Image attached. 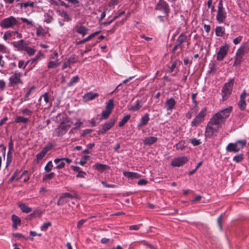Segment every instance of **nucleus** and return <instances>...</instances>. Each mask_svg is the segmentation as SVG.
Here are the masks:
<instances>
[{
  "label": "nucleus",
  "mask_w": 249,
  "mask_h": 249,
  "mask_svg": "<svg viewBox=\"0 0 249 249\" xmlns=\"http://www.w3.org/2000/svg\"><path fill=\"white\" fill-rule=\"evenodd\" d=\"M222 125L212 118L208 122L205 128V136L206 138H211L216 135Z\"/></svg>",
  "instance_id": "nucleus-1"
},
{
  "label": "nucleus",
  "mask_w": 249,
  "mask_h": 249,
  "mask_svg": "<svg viewBox=\"0 0 249 249\" xmlns=\"http://www.w3.org/2000/svg\"><path fill=\"white\" fill-rule=\"evenodd\" d=\"M249 51V45L245 42L237 49L235 55V60L233 63V66L239 65L244 59V56Z\"/></svg>",
  "instance_id": "nucleus-2"
},
{
  "label": "nucleus",
  "mask_w": 249,
  "mask_h": 249,
  "mask_svg": "<svg viewBox=\"0 0 249 249\" xmlns=\"http://www.w3.org/2000/svg\"><path fill=\"white\" fill-rule=\"evenodd\" d=\"M26 75V73L23 74L22 72L18 71H15L12 72V75L9 78L8 86L10 87L18 88V86H22L23 83L21 77Z\"/></svg>",
  "instance_id": "nucleus-3"
},
{
  "label": "nucleus",
  "mask_w": 249,
  "mask_h": 249,
  "mask_svg": "<svg viewBox=\"0 0 249 249\" xmlns=\"http://www.w3.org/2000/svg\"><path fill=\"white\" fill-rule=\"evenodd\" d=\"M71 122L69 118H66L62 121L54 131V135L62 136L65 134L71 126Z\"/></svg>",
  "instance_id": "nucleus-4"
},
{
  "label": "nucleus",
  "mask_w": 249,
  "mask_h": 249,
  "mask_svg": "<svg viewBox=\"0 0 249 249\" xmlns=\"http://www.w3.org/2000/svg\"><path fill=\"white\" fill-rule=\"evenodd\" d=\"M232 110V107L225 108L215 114L212 118L222 125V124L225 122L226 120L229 117Z\"/></svg>",
  "instance_id": "nucleus-5"
},
{
  "label": "nucleus",
  "mask_w": 249,
  "mask_h": 249,
  "mask_svg": "<svg viewBox=\"0 0 249 249\" xmlns=\"http://www.w3.org/2000/svg\"><path fill=\"white\" fill-rule=\"evenodd\" d=\"M18 18L14 16L5 18L1 21L0 26L3 29L13 28L19 25Z\"/></svg>",
  "instance_id": "nucleus-6"
},
{
  "label": "nucleus",
  "mask_w": 249,
  "mask_h": 249,
  "mask_svg": "<svg viewBox=\"0 0 249 249\" xmlns=\"http://www.w3.org/2000/svg\"><path fill=\"white\" fill-rule=\"evenodd\" d=\"M246 140H241L234 143H230L226 147V150L228 152L236 153L242 149L246 145Z\"/></svg>",
  "instance_id": "nucleus-7"
},
{
  "label": "nucleus",
  "mask_w": 249,
  "mask_h": 249,
  "mask_svg": "<svg viewBox=\"0 0 249 249\" xmlns=\"http://www.w3.org/2000/svg\"><path fill=\"white\" fill-rule=\"evenodd\" d=\"M227 18V12L223 6V0H220L218 3L216 19L219 23H223Z\"/></svg>",
  "instance_id": "nucleus-8"
},
{
  "label": "nucleus",
  "mask_w": 249,
  "mask_h": 249,
  "mask_svg": "<svg viewBox=\"0 0 249 249\" xmlns=\"http://www.w3.org/2000/svg\"><path fill=\"white\" fill-rule=\"evenodd\" d=\"M233 86V79H230V81L226 83L223 87L221 90V95L222 100H226L231 94Z\"/></svg>",
  "instance_id": "nucleus-9"
},
{
  "label": "nucleus",
  "mask_w": 249,
  "mask_h": 249,
  "mask_svg": "<svg viewBox=\"0 0 249 249\" xmlns=\"http://www.w3.org/2000/svg\"><path fill=\"white\" fill-rule=\"evenodd\" d=\"M156 9L162 12L165 14L166 20L168 19L170 8L167 3L164 0H159L156 6Z\"/></svg>",
  "instance_id": "nucleus-10"
},
{
  "label": "nucleus",
  "mask_w": 249,
  "mask_h": 249,
  "mask_svg": "<svg viewBox=\"0 0 249 249\" xmlns=\"http://www.w3.org/2000/svg\"><path fill=\"white\" fill-rule=\"evenodd\" d=\"M206 108H203L192 121L191 124V126H197L200 124H201L204 119L206 115Z\"/></svg>",
  "instance_id": "nucleus-11"
},
{
  "label": "nucleus",
  "mask_w": 249,
  "mask_h": 249,
  "mask_svg": "<svg viewBox=\"0 0 249 249\" xmlns=\"http://www.w3.org/2000/svg\"><path fill=\"white\" fill-rule=\"evenodd\" d=\"M230 46L228 44H225L221 46L219 51L216 53V59L218 61H222L227 55L229 50Z\"/></svg>",
  "instance_id": "nucleus-12"
},
{
  "label": "nucleus",
  "mask_w": 249,
  "mask_h": 249,
  "mask_svg": "<svg viewBox=\"0 0 249 249\" xmlns=\"http://www.w3.org/2000/svg\"><path fill=\"white\" fill-rule=\"evenodd\" d=\"M116 121L115 118H111L108 122L103 124L102 128L99 130L98 134H105L114 125Z\"/></svg>",
  "instance_id": "nucleus-13"
},
{
  "label": "nucleus",
  "mask_w": 249,
  "mask_h": 249,
  "mask_svg": "<svg viewBox=\"0 0 249 249\" xmlns=\"http://www.w3.org/2000/svg\"><path fill=\"white\" fill-rule=\"evenodd\" d=\"M72 162V160L69 158H56L54 160V162L57 164L55 168L57 169H61L64 168L65 163L70 164Z\"/></svg>",
  "instance_id": "nucleus-14"
},
{
  "label": "nucleus",
  "mask_w": 249,
  "mask_h": 249,
  "mask_svg": "<svg viewBox=\"0 0 249 249\" xmlns=\"http://www.w3.org/2000/svg\"><path fill=\"white\" fill-rule=\"evenodd\" d=\"M188 160V159L186 157H178L172 161L171 165L173 167H180L186 163Z\"/></svg>",
  "instance_id": "nucleus-15"
},
{
  "label": "nucleus",
  "mask_w": 249,
  "mask_h": 249,
  "mask_svg": "<svg viewBox=\"0 0 249 249\" xmlns=\"http://www.w3.org/2000/svg\"><path fill=\"white\" fill-rule=\"evenodd\" d=\"M73 31L84 36L88 34L89 29L81 24H78L74 26Z\"/></svg>",
  "instance_id": "nucleus-16"
},
{
  "label": "nucleus",
  "mask_w": 249,
  "mask_h": 249,
  "mask_svg": "<svg viewBox=\"0 0 249 249\" xmlns=\"http://www.w3.org/2000/svg\"><path fill=\"white\" fill-rule=\"evenodd\" d=\"M53 147V145L52 143H48L46 146H45L41 151L38 153L36 156V158L37 160H41L46 155L47 153Z\"/></svg>",
  "instance_id": "nucleus-17"
},
{
  "label": "nucleus",
  "mask_w": 249,
  "mask_h": 249,
  "mask_svg": "<svg viewBox=\"0 0 249 249\" xmlns=\"http://www.w3.org/2000/svg\"><path fill=\"white\" fill-rule=\"evenodd\" d=\"M247 96V93L246 90H244L240 96V100L238 102V107L240 110H243L245 109L246 107V98Z\"/></svg>",
  "instance_id": "nucleus-18"
},
{
  "label": "nucleus",
  "mask_w": 249,
  "mask_h": 249,
  "mask_svg": "<svg viewBox=\"0 0 249 249\" xmlns=\"http://www.w3.org/2000/svg\"><path fill=\"white\" fill-rule=\"evenodd\" d=\"M77 62V58L75 55L71 56L66 61H64L62 66V70L66 69L67 67H70L71 64H73Z\"/></svg>",
  "instance_id": "nucleus-19"
},
{
  "label": "nucleus",
  "mask_w": 249,
  "mask_h": 249,
  "mask_svg": "<svg viewBox=\"0 0 249 249\" xmlns=\"http://www.w3.org/2000/svg\"><path fill=\"white\" fill-rule=\"evenodd\" d=\"M99 95L98 93H94L92 91H90L84 95L83 100L85 102H87L94 99L95 98L98 97Z\"/></svg>",
  "instance_id": "nucleus-20"
},
{
  "label": "nucleus",
  "mask_w": 249,
  "mask_h": 249,
  "mask_svg": "<svg viewBox=\"0 0 249 249\" xmlns=\"http://www.w3.org/2000/svg\"><path fill=\"white\" fill-rule=\"evenodd\" d=\"M176 105V101L173 98H171L166 101L165 105L167 111H172Z\"/></svg>",
  "instance_id": "nucleus-21"
},
{
  "label": "nucleus",
  "mask_w": 249,
  "mask_h": 249,
  "mask_svg": "<svg viewBox=\"0 0 249 249\" xmlns=\"http://www.w3.org/2000/svg\"><path fill=\"white\" fill-rule=\"evenodd\" d=\"M21 8L28 9L32 10L35 6V2L31 0H28L22 3H19Z\"/></svg>",
  "instance_id": "nucleus-22"
},
{
  "label": "nucleus",
  "mask_w": 249,
  "mask_h": 249,
  "mask_svg": "<svg viewBox=\"0 0 249 249\" xmlns=\"http://www.w3.org/2000/svg\"><path fill=\"white\" fill-rule=\"evenodd\" d=\"M12 44L14 47L16 48L18 50L23 51L26 44L24 43L23 39H21L18 41H14L12 42Z\"/></svg>",
  "instance_id": "nucleus-23"
},
{
  "label": "nucleus",
  "mask_w": 249,
  "mask_h": 249,
  "mask_svg": "<svg viewBox=\"0 0 249 249\" xmlns=\"http://www.w3.org/2000/svg\"><path fill=\"white\" fill-rule=\"evenodd\" d=\"M149 120L150 118L149 117V114L148 113H145L143 116L142 117L140 120L139 123L138 124L137 126L138 127H142L145 126L148 123Z\"/></svg>",
  "instance_id": "nucleus-24"
},
{
  "label": "nucleus",
  "mask_w": 249,
  "mask_h": 249,
  "mask_svg": "<svg viewBox=\"0 0 249 249\" xmlns=\"http://www.w3.org/2000/svg\"><path fill=\"white\" fill-rule=\"evenodd\" d=\"M123 175L124 177L131 179L139 178L141 177V175L138 173L124 171Z\"/></svg>",
  "instance_id": "nucleus-25"
},
{
  "label": "nucleus",
  "mask_w": 249,
  "mask_h": 249,
  "mask_svg": "<svg viewBox=\"0 0 249 249\" xmlns=\"http://www.w3.org/2000/svg\"><path fill=\"white\" fill-rule=\"evenodd\" d=\"M100 32H101V31H96V32L89 35L87 37H86L81 40L77 41L76 42V44L79 45V44L84 43L87 41H88L90 40L91 39H92L93 37H94V36H96L98 35Z\"/></svg>",
  "instance_id": "nucleus-26"
},
{
  "label": "nucleus",
  "mask_w": 249,
  "mask_h": 249,
  "mask_svg": "<svg viewBox=\"0 0 249 249\" xmlns=\"http://www.w3.org/2000/svg\"><path fill=\"white\" fill-rule=\"evenodd\" d=\"M71 167L74 172L78 173V174L76 175L77 178H85L86 173L83 171L79 167L71 165Z\"/></svg>",
  "instance_id": "nucleus-27"
},
{
  "label": "nucleus",
  "mask_w": 249,
  "mask_h": 249,
  "mask_svg": "<svg viewBox=\"0 0 249 249\" xmlns=\"http://www.w3.org/2000/svg\"><path fill=\"white\" fill-rule=\"evenodd\" d=\"M12 220L13 222V228L15 230L17 229L18 227L20 226L21 224V220L20 218L15 214H13L12 215Z\"/></svg>",
  "instance_id": "nucleus-28"
},
{
  "label": "nucleus",
  "mask_w": 249,
  "mask_h": 249,
  "mask_svg": "<svg viewBox=\"0 0 249 249\" xmlns=\"http://www.w3.org/2000/svg\"><path fill=\"white\" fill-rule=\"evenodd\" d=\"M157 138L156 137L151 136L146 137L143 140V143L146 145H150L154 143H155L157 141Z\"/></svg>",
  "instance_id": "nucleus-29"
},
{
  "label": "nucleus",
  "mask_w": 249,
  "mask_h": 249,
  "mask_svg": "<svg viewBox=\"0 0 249 249\" xmlns=\"http://www.w3.org/2000/svg\"><path fill=\"white\" fill-rule=\"evenodd\" d=\"M187 39V36L184 33H181L177 38L176 42L180 46L185 42Z\"/></svg>",
  "instance_id": "nucleus-30"
},
{
  "label": "nucleus",
  "mask_w": 249,
  "mask_h": 249,
  "mask_svg": "<svg viewBox=\"0 0 249 249\" xmlns=\"http://www.w3.org/2000/svg\"><path fill=\"white\" fill-rule=\"evenodd\" d=\"M94 168L100 172L108 169L109 167L107 165L97 163L93 165Z\"/></svg>",
  "instance_id": "nucleus-31"
},
{
  "label": "nucleus",
  "mask_w": 249,
  "mask_h": 249,
  "mask_svg": "<svg viewBox=\"0 0 249 249\" xmlns=\"http://www.w3.org/2000/svg\"><path fill=\"white\" fill-rule=\"evenodd\" d=\"M18 206L21 211L24 213H29L32 210V208L28 207L25 204L23 203H18Z\"/></svg>",
  "instance_id": "nucleus-32"
},
{
  "label": "nucleus",
  "mask_w": 249,
  "mask_h": 249,
  "mask_svg": "<svg viewBox=\"0 0 249 249\" xmlns=\"http://www.w3.org/2000/svg\"><path fill=\"white\" fill-rule=\"evenodd\" d=\"M23 51H25L30 56L33 55L36 52V50L34 47H31L27 45L26 44Z\"/></svg>",
  "instance_id": "nucleus-33"
},
{
  "label": "nucleus",
  "mask_w": 249,
  "mask_h": 249,
  "mask_svg": "<svg viewBox=\"0 0 249 249\" xmlns=\"http://www.w3.org/2000/svg\"><path fill=\"white\" fill-rule=\"evenodd\" d=\"M225 32V29L222 26H217L215 28V35L217 36H223Z\"/></svg>",
  "instance_id": "nucleus-34"
},
{
  "label": "nucleus",
  "mask_w": 249,
  "mask_h": 249,
  "mask_svg": "<svg viewBox=\"0 0 249 249\" xmlns=\"http://www.w3.org/2000/svg\"><path fill=\"white\" fill-rule=\"evenodd\" d=\"M114 107V100L113 99H109L107 102L106 103V109L107 111L112 112V110Z\"/></svg>",
  "instance_id": "nucleus-35"
},
{
  "label": "nucleus",
  "mask_w": 249,
  "mask_h": 249,
  "mask_svg": "<svg viewBox=\"0 0 249 249\" xmlns=\"http://www.w3.org/2000/svg\"><path fill=\"white\" fill-rule=\"evenodd\" d=\"M142 105L141 104V101L140 100H137L134 105L131 106L129 108V110L135 111L138 110L141 107Z\"/></svg>",
  "instance_id": "nucleus-36"
},
{
  "label": "nucleus",
  "mask_w": 249,
  "mask_h": 249,
  "mask_svg": "<svg viewBox=\"0 0 249 249\" xmlns=\"http://www.w3.org/2000/svg\"><path fill=\"white\" fill-rule=\"evenodd\" d=\"M58 13L59 16H60L61 17L64 18L65 20L67 21H69L71 20V18H70L69 15L68 14L67 12L65 11H58Z\"/></svg>",
  "instance_id": "nucleus-37"
},
{
  "label": "nucleus",
  "mask_w": 249,
  "mask_h": 249,
  "mask_svg": "<svg viewBox=\"0 0 249 249\" xmlns=\"http://www.w3.org/2000/svg\"><path fill=\"white\" fill-rule=\"evenodd\" d=\"M131 116L129 114L126 115L124 117L123 119L119 122V126L120 127H122L124 125V124L128 121V120L130 119Z\"/></svg>",
  "instance_id": "nucleus-38"
},
{
  "label": "nucleus",
  "mask_w": 249,
  "mask_h": 249,
  "mask_svg": "<svg viewBox=\"0 0 249 249\" xmlns=\"http://www.w3.org/2000/svg\"><path fill=\"white\" fill-rule=\"evenodd\" d=\"M29 121L28 118H25L23 116H18L15 120V122L17 123H26Z\"/></svg>",
  "instance_id": "nucleus-39"
},
{
  "label": "nucleus",
  "mask_w": 249,
  "mask_h": 249,
  "mask_svg": "<svg viewBox=\"0 0 249 249\" xmlns=\"http://www.w3.org/2000/svg\"><path fill=\"white\" fill-rule=\"evenodd\" d=\"M59 65V62L58 59L55 61H50L48 64V67L49 69H52L57 67Z\"/></svg>",
  "instance_id": "nucleus-40"
},
{
  "label": "nucleus",
  "mask_w": 249,
  "mask_h": 249,
  "mask_svg": "<svg viewBox=\"0 0 249 249\" xmlns=\"http://www.w3.org/2000/svg\"><path fill=\"white\" fill-rule=\"evenodd\" d=\"M46 33V31L41 26H39L36 29V34L38 36H44Z\"/></svg>",
  "instance_id": "nucleus-41"
},
{
  "label": "nucleus",
  "mask_w": 249,
  "mask_h": 249,
  "mask_svg": "<svg viewBox=\"0 0 249 249\" xmlns=\"http://www.w3.org/2000/svg\"><path fill=\"white\" fill-rule=\"evenodd\" d=\"M111 113V112L107 111V110L102 111L101 113V117L100 118V120H105L107 119Z\"/></svg>",
  "instance_id": "nucleus-42"
},
{
  "label": "nucleus",
  "mask_w": 249,
  "mask_h": 249,
  "mask_svg": "<svg viewBox=\"0 0 249 249\" xmlns=\"http://www.w3.org/2000/svg\"><path fill=\"white\" fill-rule=\"evenodd\" d=\"M42 55V54L41 53L38 54L36 56V57L35 58L31 59L29 60L28 61H27V63H31V64L34 63H36L37 62V61L41 59L40 56Z\"/></svg>",
  "instance_id": "nucleus-43"
},
{
  "label": "nucleus",
  "mask_w": 249,
  "mask_h": 249,
  "mask_svg": "<svg viewBox=\"0 0 249 249\" xmlns=\"http://www.w3.org/2000/svg\"><path fill=\"white\" fill-rule=\"evenodd\" d=\"M53 18L48 13H45L44 14V22L47 23H50L52 22Z\"/></svg>",
  "instance_id": "nucleus-44"
},
{
  "label": "nucleus",
  "mask_w": 249,
  "mask_h": 249,
  "mask_svg": "<svg viewBox=\"0 0 249 249\" xmlns=\"http://www.w3.org/2000/svg\"><path fill=\"white\" fill-rule=\"evenodd\" d=\"M8 148H9V150H8V153H7V158H8L9 157H11V151L13 150L14 149V144H13V142L12 141V140H11L8 143Z\"/></svg>",
  "instance_id": "nucleus-45"
},
{
  "label": "nucleus",
  "mask_w": 249,
  "mask_h": 249,
  "mask_svg": "<svg viewBox=\"0 0 249 249\" xmlns=\"http://www.w3.org/2000/svg\"><path fill=\"white\" fill-rule=\"evenodd\" d=\"M53 167V164L51 160L48 162L44 167V170L46 172H49L51 171Z\"/></svg>",
  "instance_id": "nucleus-46"
},
{
  "label": "nucleus",
  "mask_w": 249,
  "mask_h": 249,
  "mask_svg": "<svg viewBox=\"0 0 249 249\" xmlns=\"http://www.w3.org/2000/svg\"><path fill=\"white\" fill-rule=\"evenodd\" d=\"M243 159V155L242 154L237 155L233 158V160L236 162H240L242 161Z\"/></svg>",
  "instance_id": "nucleus-47"
},
{
  "label": "nucleus",
  "mask_w": 249,
  "mask_h": 249,
  "mask_svg": "<svg viewBox=\"0 0 249 249\" xmlns=\"http://www.w3.org/2000/svg\"><path fill=\"white\" fill-rule=\"evenodd\" d=\"M65 197L63 196V195L60 196L58 201L57 202V204L58 206H61L67 203V200L65 199Z\"/></svg>",
  "instance_id": "nucleus-48"
},
{
  "label": "nucleus",
  "mask_w": 249,
  "mask_h": 249,
  "mask_svg": "<svg viewBox=\"0 0 249 249\" xmlns=\"http://www.w3.org/2000/svg\"><path fill=\"white\" fill-rule=\"evenodd\" d=\"M28 64L27 61L25 62L23 60H19L18 62V67L19 69H24Z\"/></svg>",
  "instance_id": "nucleus-49"
},
{
  "label": "nucleus",
  "mask_w": 249,
  "mask_h": 249,
  "mask_svg": "<svg viewBox=\"0 0 249 249\" xmlns=\"http://www.w3.org/2000/svg\"><path fill=\"white\" fill-rule=\"evenodd\" d=\"M54 173L53 172H51L49 174H47L44 175L43 180L45 181L47 180H49L53 178L54 177Z\"/></svg>",
  "instance_id": "nucleus-50"
},
{
  "label": "nucleus",
  "mask_w": 249,
  "mask_h": 249,
  "mask_svg": "<svg viewBox=\"0 0 249 249\" xmlns=\"http://www.w3.org/2000/svg\"><path fill=\"white\" fill-rule=\"evenodd\" d=\"M51 226V223L50 222H47L44 223L40 227V230L42 231H46L47 230V229Z\"/></svg>",
  "instance_id": "nucleus-51"
},
{
  "label": "nucleus",
  "mask_w": 249,
  "mask_h": 249,
  "mask_svg": "<svg viewBox=\"0 0 249 249\" xmlns=\"http://www.w3.org/2000/svg\"><path fill=\"white\" fill-rule=\"evenodd\" d=\"M89 159V156H84L83 157L79 162V163L81 165H84L88 161Z\"/></svg>",
  "instance_id": "nucleus-52"
},
{
  "label": "nucleus",
  "mask_w": 249,
  "mask_h": 249,
  "mask_svg": "<svg viewBox=\"0 0 249 249\" xmlns=\"http://www.w3.org/2000/svg\"><path fill=\"white\" fill-rule=\"evenodd\" d=\"M177 150H183L185 147L184 146V142H180L178 143H177L175 146Z\"/></svg>",
  "instance_id": "nucleus-53"
},
{
  "label": "nucleus",
  "mask_w": 249,
  "mask_h": 249,
  "mask_svg": "<svg viewBox=\"0 0 249 249\" xmlns=\"http://www.w3.org/2000/svg\"><path fill=\"white\" fill-rule=\"evenodd\" d=\"M191 143L194 146H197L201 143L200 140L196 139V138H193L190 140Z\"/></svg>",
  "instance_id": "nucleus-54"
},
{
  "label": "nucleus",
  "mask_w": 249,
  "mask_h": 249,
  "mask_svg": "<svg viewBox=\"0 0 249 249\" xmlns=\"http://www.w3.org/2000/svg\"><path fill=\"white\" fill-rule=\"evenodd\" d=\"M21 113L25 115L31 116L33 113V111L27 108H25L21 110Z\"/></svg>",
  "instance_id": "nucleus-55"
},
{
  "label": "nucleus",
  "mask_w": 249,
  "mask_h": 249,
  "mask_svg": "<svg viewBox=\"0 0 249 249\" xmlns=\"http://www.w3.org/2000/svg\"><path fill=\"white\" fill-rule=\"evenodd\" d=\"M19 171L18 170H17L13 174V175L9 178V181L10 182H12L15 179H17L18 178L17 176L19 174Z\"/></svg>",
  "instance_id": "nucleus-56"
},
{
  "label": "nucleus",
  "mask_w": 249,
  "mask_h": 249,
  "mask_svg": "<svg viewBox=\"0 0 249 249\" xmlns=\"http://www.w3.org/2000/svg\"><path fill=\"white\" fill-rule=\"evenodd\" d=\"M101 183L106 188H115L116 186L114 184H108L106 181H101Z\"/></svg>",
  "instance_id": "nucleus-57"
},
{
  "label": "nucleus",
  "mask_w": 249,
  "mask_h": 249,
  "mask_svg": "<svg viewBox=\"0 0 249 249\" xmlns=\"http://www.w3.org/2000/svg\"><path fill=\"white\" fill-rule=\"evenodd\" d=\"M243 37L242 36H238L233 40V43L235 45H237L240 43L242 40Z\"/></svg>",
  "instance_id": "nucleus-58"
},
{
  "label": "nucleus",
  "mask_w": 249,
  "mask_h": 249,
  "mask_svg": "<svg viewBox=\"0 0 249 249\" xmlns=\"http://www.w3.org/2000/svg\"><path fill=\"white\" fill-rule=\"evenodd\" d=\"M58 55V52L54 50L53 51V53L50 55V58L51 59H57Z\"/></svg>",
  "instance_id": "nucleus-59"
},
{
  "label": "nucleus",
  "mask_w": 249,
  "mask_h": 249,
  "mask_svg": "<svg viewBox=\"0 0 249 249\" xmlns=\"http://www.w3.org/2000/svg\"><path fill=\"white\" fill-rule=\"evenodd\" d=\"M21 20L23 22L26 23L28 25H33V22L32 20H29L24 18H21Z\"/></svg>",
  "instance_id": "nucleus-60"
},
{
  "label": "nucleus",
  "mask_w": 249,
  "mask_h": 249,
  "mask_svg": "<svg viewBox=\"0 0 249 249\" xmlns=\"http://www.w3.org/2000/svg\"><path fill=\"white\" fill-rule=\"evenodd\" d=\"M75 194H70V193H65L64 194H63V196L65 197V198H73L75 197Z\"/></svg>",
  "instance_id": "nucleus-61"
},
{
  "label": "nucleus",
  "mask_w": 249,
  "mask_h": 249,
  "mask_svg": "<svg viewBox=\"0 0 249 249\" xmlns=\"http://www.w3.org/2000/svg\"><path fill=\"white\" fill-rule=\"evenodd\" d=\"M7 35H8V36L9 38L13 37L14 39L16 38L15 37V31H7Z\"/></svg>",
  "instance_id": "nucleus-62"
},
{
  "label": "nucleus",
  "mask_w": 249,
  "mask_h": 249,
  "mask_svg": "<svg viewBox=\"0 0 249 249\" xmlns=\"http://www.w3.org/2000/svg\"><path fill=\"white\" fill-rule=\"evenodd\" d=\"M42 97H43L44 101L46 103H49L50 100V97H49L48 94L47 93H45L42 95Z\"/></svg>",
  "instance_id": "nucleus-63"
},
{
  "label": "nucleus",
  "mask_w": 249,
  "mask_h": 249,
  "mask_svg": "<svg viewBox=\"0 0 249 249\" xmlns=\"http://www.w3.org/2000/svg\"><path fill=\"white\" fill-rule=\"evenodd\" d=\"M140 225H131L129 227V229L130 230L137 231L140 229Z\"/></svg>",
  "instance_id": "nucleus-64"
}]
</instances>
